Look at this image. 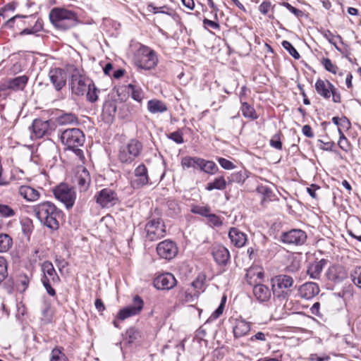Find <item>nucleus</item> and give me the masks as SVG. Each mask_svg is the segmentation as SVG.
Here are the masks:
<instances>
[{
  "mask_svg": "<svg viewBox=\"0 0 361 361\" xmlns=\"http://www.w3.org/2000/svg\"><path fill=\"white\" fill-rule=\"evenodd\" d=\"M33 212L39 221L51 230L59 228V221L63 219V212L49 201L34 205Z\"/></svg>",
  "mask_w": 361,
  "mask_h": 361,
  "instance_id": "obj_1",
  "label": "nucleus"
},
{
  "mask_svg": "<svg viewBox=\"0 0 361 361\" xmlns=\"http://www.w3.org/2000/svg\"><path fill=\"white\" fill-rule=\"evenodd\" d=\"M49 19L59 30H66L74 27L78 22L75 12L63 8H54L49 13Z\"/></svg>",
  "mask_w": 361,
  "mask_h": 361,
  "instance_id": "obj_2",
  "label": "nucleus"
},
{
  "mask_svg": "<svg viewBox=\"0 0 361 361\" xmlns=\"http://www.w3.org/2000/svg\"><path fill=\"white\" fill-rule=\"evenodd\" d=\"M61 140L67 146V149L73 150L80 160L85 159L82 150L78 148L85 142V135L79 128H68L63 130L61 135Z\"/></svg>",
  "mask_w": 361,
  "mask_h": 361,
  "instance_id": "obj_3",
  "label": "nucleus"
},
{
  "mask_svg": "<svg viewBox=\"0 0 361 361\" xmlns=\"http://www.w3.org/2000/svg\"><path fill=\"white\" fill-rule=\"evenodd\" d=\"M158 57L156 51L146 45H140L135 56V66L139 72L142 70L150 71L154 69L158 63Z\"/></svg>",
  "mask_w": 361,
  "mask_h": 361,
  "instance_id": "obj_4",
  "label": "nucleus"
},
{
  "mask_svg": "<svg viewBox=\"0 0 361 361\" xmlns=\"http://www.w3.org/2000/svg\"><path fill=\"white\" fill-rule=\"evenodd\" d=\"M272 293L277 299L286 300L289 296V288L294 285L292 276L287 274H279L270 280Z\"/></svg>",
  "mask_w": 361,
  "mask_h": 361,
  "instance_id": "obj_5",
  "label": "nucleus"
},
{
  "mask_svg": "<svg viewBox=\"0 0 361 361\" xmlns=\"http://www.w3.org/2000/svg\"><path fill=\"white\" fill-rule=\"evenodd\" d=\"M88 78L81 71L73 68L71 71L69 86L73 94L82 96L86 93L87 100L90 102V83H87Z\"/></svg>",
  "mask_w": 361,
  "mask_h": 361,
  "instance_id": "obj_6",
  "label": "nucleus"
},
{
  "mask_svg": "<svg viewBox=\"0 0 361 361\" xmlns=\"http://www.w3.org/2000/svg\"><path fill=\"white\" fill-rule=\"evenodd\" d=\"M143 145L137 139H131L126 145L121 146L118 152V160L125 164H130L138 157L142 151Z\"/></svg>",
  "mask_w": 361,
  "mask_h": 361,
  "instance_id": "obj_7",
  "label": "nucleus"
},
{
  "mask_svg": "<svg viewBox=\"0 0 361 361\" xmlns=\"http://www.w3.org/2000/svg\"><path fill=\"white\" fill-rule=\"evenodd\" d=\"M181 166L183 169L193 168L210 175L215 174L219 170L217 165L213 161L197 157H183L181 160Z\"/></svg>",
  "mask_w": 361,
  "mask_h": 361,
  "instance_id": "obj_8",
  "label": "nucleus"
},
{
  "mask_svg": "<svg viewBox=\"0 0 361 361\" xmlns=\"http://www.w3.org/2000/svg\"><path fill=\"white\" fill-rule=\"evenodd\" d=\"M146 238L150 241L157 240L166 234V225L161 218H153L145 225Z\"/></svg>",
  "mask_w": 361,
  "mask_h": 361,
  "instance_id": "obj_9",
  "label": "nucleus"
},
{
  "mask_svg": "<svg viewBox=\"0 0 361 361\" xmlns=\"http://www.w3.org/2000/svg\"><path fill=\"white\" fill-rule=\"evenodd\" d=\"M54 197L64 204L67 209H71L75 204L76 194L73 188L66 183L56 186L54 190Z\"/></svg>",
  "mask_w": 361,
  "mask_h": 361,
  "instance_id": "obj_10",
  "label": "nucleus"
},
{
  "mask_svg": "<svg viewBox=\"0 0 361 361\" xmlns=\"http://www.w3.org/2000/svg\"><path fill=\"white\" fill-rule=\"evenodd\" d=\"M307 238V235L305 231L299 228H293L282 232L279 240L286 245L300 246L305 243Z\"/></svg>",
  "mask_w": 361,
  "mask_h": 361,
  "instance_id": "obj_11",
  "label": "nucleus"
},
{
  "mask_svg": "<svg viewBox=\"0 0 361 361\" xmlns=\"http://www.w3.org/2000/svg\"><path fill=\"white\" fill-rule=\"evenodd\" d=\"M157 255L166 260H171L178 254V248L176 243L170 239L164 240L157 245Z\"/></svg>",
  "mask_w": 361,
  "mask_h": 361,
  "instance_id": "obj_12",
  "label": "nucleus"
},
{
  "mask_svg": "<svg viewBox=\"0 0 361 361\" xmlns=\"http://www.w3.org/2000/svg\"><path fill=\"white\" fill-rule=\"evenodd\" d=\"M94 199L96 202L102 207L109 208L116 205L118 202L117 193L110 188L101 190L94 196Z\"/></svg>",
  "mask_w": 361,
  "mask_h": 361,
  "instance_id": "obj_13",
  "label": "nucleus"
},
{
  "mask_svg": "<svg viewBox=\"0 0 361 361\" xmlns=\"http://www.w3.org/2000/svg\"><path fill=\"white\" fill-rule=\"evenodd\" d=\"M143 306V300L137 295L133 298V305L124 307L118 311L117 318L120 320H124L130 317L137 315L142 311Z\"/></svg>",
  "mask_w": 361,
  "mask_h": 361,
  "instance_id": "obj_14",
  "label": "nucleus"
},
{
  "mask_svg": "<svg viewBox=\"0 0 361 361\" xmlns=\"http://www.w3.org/2000/svg\"><path fill=\"white\" fill-rule=\"evenodd\" d=\"M149 177L148 170L144 164H139L134 170V178L130 180V185L133 189H140L147 185Z\"/></svg>",
  "mask_w": 361,
  "mask_h": 361,
  "instance_id": "obj_15",
  "label": "nucleus"
},
{
  "mask_svg": "<svg viewBox=\"0 0 361 361\" xmlns=\"http://www.w3.org/2000/svg\"><path fill=\"white\" fill-rule=\"evenodd\" d=\"M153 284L158 290H169L176 286L177 281L171 273L166 272L157 276L154 279Z\"/></svg>",
  "mask_w": 361,
  "mask_h": 361,
  "instance_id": "obj_16",
  "label": "nucleus"
},
{
  "mask_svg": "<svg viewBox=\"0 0 361 361\" xmlns=\"http://www.w3.org/2000/svg\"><path fill=\"white\" fill-rule=\"evenodd\" d=\"M28 80V77L25 75L8 79L0 84V90H5L6 92L8 90L22 91L27 85Z\"/></svg>",
  "mask_w": 361,
  "mask_h": 361,
  "instance_id": "obj_17",
  "label": "nucleus"
},
{
  "mask_svg": "<svg viewBox=\"0 0 361 361\" xmlns=\"http://www.w3.org/2000/svg\"><path fill=\"white\" fill-rule=\"evenodd\" d=\"M49 80L56 91H60L66 85L68 75L60 68H52L49 72Z\"/></svg>",
  "mask_w": 361,
  "mask_h": 361,
  "instance_id": "obj_18",
  "label": "nucleus"
},
{
  "mask_svg": "<svg viewBox=\"0 0 361 361\" xmlns=\"http://www.w3.org/2000/svg\"><path fill=\"white\" fill-rule=\"evenodd\" d=\"M75 182L80 192L86 191L90 184V173L83 166H78L75 176Z\"/></svg>",
  "mask_w": 361,
  "mask_h": 361,
  "instance_id": "obj_19",
  "label": "nucleus"
},
{
  "mask_svg": "<svg viewBox=\"0 0 361 361\" xmlns=\"http://www.w3.org/2000/svg\"><path fill=\"white\" fill-rule=\"evenodd\" d=\"M212 255L214 261L219 265L225 266L230 259V252L228 250L221 245H214L212 248Z\"/></svg>",
  "mask_w": 361,
  "mask_h": 361,
  "instance_id": "obj_20",
  "label": "nucleus"
},
{
  "mask_svg": "<svg viewBox=\"0 0 361 361\" xmlns=\"http://www.w3.org/2000/svg\"><path fill=\"white\" fill-rule=\"evenodd\" d=\"M124 88V91L127 92L128 95L130 96L133 100L142 104V100L145 97V92L142 89L138 86L129 83L127 85L123 86L118 89L117 93L118 96H121L120 90Z\"/></svg>",
  "mask_w": 361,
  "mask_h": 361,
  "instance_id": "obj_21",
  "label": "nucleus"
},
{
  "mask_svg": "<svg viewBox=\"0 0 361 361\" xmlns=\"http://www.w3.org/2000/svg\"><path fill=\"white\" fill-rule=\"evenodd\" d=\"M30 128H32V138H41L48 132L49 128V121H43L40 118H36L33 121Z\"/></svg>",
  "mask_w": 361,
  "mask_h": 361,
  "instance_id": "obj_22",
  "label": "nucleus"
},
{
  "mask_svg": "<svg viewBox=\"0 0 361 361\" xmlns=\"http://www.w3.org/2000/svg\"><path fill=\"white\" fill-rule=\"evenodd\" d=\"M228 238L231 243L236 247H243L247 241V235L235 227H231L229 229Z\"/></svg>",
  "mask_w": 361,
  "mask_h": 361,
  "instance_id": "obj_23",
  "label": "nucleus"
},
{
  "mask_svg": "<svg viewBox=\"0 0 361 361\" xmlns=\"http://www.w3.org/2000/svg\"><path fill=\"white\" fill-rule=\"evenodd\" d=\"M298 291L301 298L310 300L319 294V287L317 283L307 282L300 286Z\"/></svg>",
  "mask_w": 361,
  "mask_h": 361,
  "instance_id": "obj_24",
  "label": "nucleus"
},
{
  "mask_svg": "<svg viewBox=\"0 0 361 361\" xmlns=\"http://www.w3.org/2000/svg\"><path fill=\"white\" fill-rule=\"evenodd\" d=\"M326 275L329 280L336 283L342 282L348 277V273L342 266H334L329 268Z\"/></svg>",
  "mask_w": 361,
  "mask_h": 361,
  "instance_id": "obj_25",
  "label": "nucleus"
},
{
  "mask_svg": "<svg viewBox=\"0 0 361 361\" xmlns=\"http://www.w3.org/2000/svg\"><path fill=\"white\" fill-rule=\"evenodd\" d=\"M252 291L257 300L262 303L269 300L272 290L267 286L258 283L254 286Z\"/></svg>",
  "mask_w": 361,
  "mask_h": 361,
  "instance_id": "obj_26",
  "label": "nucleus"
},
{
  "mask_svg": "<svg viewBox=\"0 0 361 361\" xmlns=\"http://www.w3.org/2000/svg\"><path fill=\"white\" fill-rule=\"evenodd\" d=\"M42 271L44 274L42 279H49L51 281L53 284L57 283L59 281V277L56 271L49 261H45L42 264Z\"/></svg>",
  "mask_w": 361,
  "mask_h": 361,
  "instance_id": "obj_27",
  "label": "nucleus"
},
{
  "mask_svg": "<svg viewBox=\"0 0 361 361\" xmlns=\"http://www.w3.org/2000/svg\"><path fill=\"white\" fill-rule=\"evenodd\" d=\"M250 323L240 318L235 320V324L233 326V332L235 338H241L247 334L250 331Z\"/></svg>",
  "mask_w": 361,
  "mask_h": 361,
  "instance_id": "obj_28",
  "label": "nucleus"
},
{
  "mask_svg": "<svg viewBox=\"0 0 361 361\" xmlns=\"http://www.w3.org/2000/svg\"><path fill=\"white\" fill-rule=\"evenodd\" d=\"M18 192L25 200L29 202L37 201L40 197L39 191L29 185L20 186Z\"/></svg>",
  "mask_w": 361,
  "mask_h": 361,
  "instance_id": "obj_29",
  "label": "nucleus"
},
{
  "mask_svg": "<svg viewBox=\"0 0 361 361\" xmlns=\"http://www.w3.org/2000/svg\"><path fill=\"white\" fill-rule=\"evenodd\" d=\"M327 259H322L311 264L307 269V274L311 279H317L319 278L321 272L324 266L327 264Z\"/></svg>",
  "mask_w": 361,
  "mask_h": 361,
  "instance_id": "obj_30",
  "label": "nucleus"
},
{
  "mask_svg": "<svg viewBox=\"0 0 361 361\" xmlns=\"http://www.w3.org/2000/svg\"><path fill=\"white\" fill-rule=\"evenodd\" d=\"M330 84L332 83L329 80L317 79L314 85L317 93L326 99H329L331 91V88L329 87Z\"/></svg>",
  "mask_w": 361,
  "mask_h": 361,
  "instance_id": "obj_31",
  "label": "nucleus"
},
{
  "mask_svg": "<svg viewBox=\"0 0 361 361\" xmlns=\"http://www.w3.org/2000/svg\"><path fill=\"white\" fill-rule=\"evenodd\" d=\"M250 172L245 169L239 171L232 173L228 178V184L236 183L243 184L245 180L249 177Z\"/></svg>",
  "mask_w": 361,
  "mask_h": 361,
  "instance_id": "obj_32",
  "label": "nucleus"
},
{
  "mask_svg": "<svg viewBox=\"0 0 361 361\" xmlns=\"http://www.w3.org/2000/svg\"><path fill=\"white\" fill-rule=\"evenodd\" d=\"M228 183V180L225 179L223 176L216 177L214 180L209 182L205 187L207 191H212L213 190H224L226 189Z\"/></svg>",
  "mask_w": 361,
  "mask_h": 361,
  "instance_id": "obj_33",
  "label": "nucleus"
},
{
  "mask_svg": "<svg viewBox=\"0 0 361 361\" xmlns=\"http://www.w3.org/2000/svg\"><path fill=\"white\" fill-rule=\"evenodd\" d=\"M147 109L152 114L164 113L167 111V106L161 100L151 99L147 102Z\"/></svg>",
  "mask_w": 361,
  "mask_h": 361,
  "instance_id": "obj_34",
  "label": "nucleus"
},
{
  "mask_svg": "<svg viewBox=\"0 0 361 361\" xmlns=\"http://www.w3.org/2000/svg\"><path fill=\"white\" fill-rule=\"evenodd\" d=\"M241 111L243 116L245 118L252 120H256L258 118L255 109L246 102L242 103Z\"/></svg>",
  "mask_w": 361,
  "mask_h": 361,
  "instance_id": "obj_35",
  "label": "nucleus"
},
{
  "mask_svg": "<svg viewBox=\"0 0 361 361\" xmlns=\"http://www.w3.org/2000/svg\"><path fill=\"white\" fill-rule=\"evenodd\" d=\"M59 125L72 124L77 121V117L72 113H63L56 118Z\"/></svg>",
  "mask_w": 361,
  "mask_h": 361,
  "instance_id": "obj_36",
  "label": "nucleus"
},
{
  "mask_svg": "<svg viewBox=\"0 0 361 361\" xmlns=\"http://www.w3.org/2000/svg\"><path fill=\"white\" fill-rule=\"evenodd\" d=\"M13 245L12 238L6 233L0 234V252H7Z\"/></svg>",
  "mask_w": 361,
  "mask_h": 361,
  "instance_id": "obj_37",
  "label": "nucleus"
},
{
  "mask_svg": "<svg viewBox=\"0 0 361 361\" xmlns=\"http://www.w3.org/2000/svg\"><path fill=\"white\" fill-rule=\"evenodd\" d=\"M140 336V331L133 327L128 329L126 333V340L129 344H133L137 342Z\"/></svg>",
  "mask_w": 361,
  "mask_h": 361,
  "instance_id": "obj_38",
  "label": "nucleus"
},
{
  "mask_svg": "<svg viewBox=\"0 0 361 361\" xmlns=\"http://www.w3.org/2000/svg\"><path fill=\"white\" fill-rule=\"evenodd\" d=\"M43 29V24L41 20H37L35 21V25L32 27H26L23 29L20 35H35Z\"/></svg>",
  "mask_w": 361,
  "mask_h": 361,
  "instance_id": "obj_39",
  "label": "nucleus"
},
{
  "mask_svg": "<svg viewBox=\"0 0 361 361\" xmlns=\"http://www.w3.org/2000/svg\"><path fill=\"white\" fill-rule=\"evenodd\" d=\"M256 191L258 194L262 195L263 196L262 202H264L267 199L270 200L273 195V192L271 189L267 185H258L256 188Z\"/></svg>",
  "mask_w": 361,
  "mask_h": 361,
  "instance_id": "obj_40",
  "label": "nucleus"
},
{
  "mask_svg": "<svg viewBox=\"0 0 361 361\" xmlns=\"http://www.w3.org/2000/svg\"><path fill=\"white\" fill-rule=\"evenodd\" d=\"M211 209L209 206L192 205L190 212L192 214H198L204 217H207L210 214Z\"/></svg>",
  "mask_w": 361,
  "mask_h": 361,
  "instance_id": "obj_41",
  "label": "nucleus"
},
{
  "mask_svg": "<svg viewBox=\"0 0 361 361\" xmlns=\"http://www.w3.org/2000/svg\"><path fill=\"white\" fill-rule=\"evenodd\" d=\"M16 214V211L8 204L0 203V216L2 218L13 217Z\"/></svg>",
  "mask_w": 361,
  "mask_h": 361,
  "instance_id": "obj_42",
  "label": "nucleus"
},
{
  "mask_svg": "<svg viewBox=\"0 0 361 361\" xmlns=\"http://www.w3.org/2000/svg\"><path fill=\"white\" fill-rule=\"evenodd\" d=\"M281 45L293 58L295 59H299L300 58V54L290 42L283 40L281 42Z\"/></svg>",
  "mask_w": 361,
  "mask_h": 361,
  "instance_id": "obj_43",
  "label": "nucleus"
},
{
  "mask_svg": "<svg viewBox=\"0 0 361 361\" xmlns=\"http://www.w3.org/2000/svg\"><path fill=\"white\" fill-rule=\"evenodd\" d=\"M8 262L4 257L0 256V284L8 277Z\"/></svg>",
  "mask_w": 361,
  "mask_h": 361,
  "instance_id": "obj_44",
  "label": "nucleus"
},
{
  "mask_svg": "<svg viewBox=\"0 0 361 361\" xmlns=\"http://www.w3.org/2000/svg\"><path fill=\"white\" fill-rule=\"evenodd\" d=\"M321 62L326 71L331 73L333 74L337 73L338 68L332 63L330 59L323 58Z\"/></svg>",
  "mask_w": 361,
  "mask_h": 361,
  "instance_id": "obj_45",
  "label": "nucleus"
},
{
  "mask_svg": "<svg viewBox=\"0 0 361 361\" xmlns=\"http://www.w3.org/2000/svg\"><path fill=\"white\" fill-rule=\"evenodd\" d=\"M338 133L339 134V140L338 145L341 149L347 151L350 143L341 128H338Z\"/></svg>",
  "mask_w": 361,
  "mask_h": 361,
  "instance_id": "obj_46",
  "label": "nucleus"
},
{
  "mask_svg": "<svg viewBox=\"0 0 361 361\" xmlns=\"http://www.w3.org/2000/svg\"><path fill=\"white\" fill-rule=\"evenodd\" d=\"M279 4L286 9H288L291 13L295 15L297 18H301L304 16V12L295 7L293 6L290 4L286 1L279 3Z\"/></svg>",
  "mask_w": 361,
  "mask_h": 361,
  "instance_id": "obj_47",
  "label": "nucleus"
},
{
  "mask_svg": "<svg viewBox=\"0 0 361 361\" xmlns=\"http://www.w3.org/2000/svg\"><path fill=\"white\" fill-rule=\"evenodd\" d=\"M350 277L353 283L361 288V267H356L350 274Z\"/></svg>",
  "mask_w": 361,
  "mask_h": 361,
  "instance_id": "obj_48",
  "label": "nucleus"
},
{
  "mask_svg": "<svg viewBox=\"0 0 361 361\" xmlns=\"http://www.w3.org/2000/svg\"><path fill=\"white\" fill-rule=\"evenodd\" d=\"M167 137L176 144H183L184 142L183 135L179 130L168 134Z\"/></svg>",
  "mask_w": 361,
  "mask_h": 361,
  "instance_id": "obj_49",
  "label": "nucleus"
},
{
  "mask_svg": "<svg viewBox=\"0 0 361 361\" xmlns=\"http://www.w3.org/2000/svg\"><path fill=\"white\" fill-rule=\"evenodd\" d=\"M51 361H67V357L61 350L54 348L51 351Z\"/></svg>",
  "mask_w": 361,
  "mask_h": 361,
  "instance_id": "obj_50",
  "label": "nucleus"
},
{
  "mask_svg": "<svg viewBox=\"0 0 361 361\" xmlns=\"http://www.w3.org/2000/svg\"><path fill=\"white\" fill-rule=\"evenodd\" d=\"M217 161L219 164V165L226 170H231L235 168V165L230 160L224 158V157H219L217 159Z\"/></svg>",
  "mask_w": 361,
  "mask_h": 361,
  "instance_id": "obj_51",
  "label": "nucleus"
},
{
  "mask_svg": "<svg viewBox=\"0 0 361 361\" xmlns=\"http://www.w3.org/2000/svg\"><path fill=\"white\" fill-rule=\"evenodd\" d=\"M207 218L208 219L209 224L211 226L219 227L223 224L221 218L215 214L210 213Z\"/></svg>",
  "mask_w": 361,
  "mask_h": 361,
  "instance_id": "obj_52",
  "label": "nucleus"
},
{
  "mask_svg": "<svg viewBox=\"0 0 361 361\" xmlns=\"http://www.w3.org/2000/svg\"><path fill=\"white\" fill-rule=\"evenodd\" d=\"M30 17H32V16H23V15H16L11 18H10L8 20H6L4 25V27H7V28H13L14 24L17 19H18V18L25 19V18H30Z\"/></svg>",
  "mask_w": 361,
  "mask_h": 361,
  "instance_id": "obj_53",
  "label": "nucleus"
},
{
  "mask_svg": "<svg viewBox=\"0 0 361 361\" xmlns=\"http://www.w3.org/2000/svg\"><path fill=\"white\" fill-rule=\"evenodd\" d=\"M97 71L99 70V69H102L103 71V73L104 75H109V76H111V72L113 70V64L110 62H108V63H106L104 64V66H103L102 65V61H99L98 62L97 65Z\"/></svg>",
  "mask_w": 361,
  "mask_h": 361,
  "instance_id": "obj_54",
  "label": "nucleus"
},
{
  "mask_svg": "<svg viewBox=\"0 0 361 361\" xmlns=\"http://www.w3.org/2000/svg\"><path fill=\"white\" fill-rule=\"evenodd\" d=\"M269 143L272 147L279 150L282 149L283 144L282 142L281 141L279 134H275L270 140Z\"/></svg>",
  "mask_w": 361,
  "mask_h": 361,
  "instance_id": "obj_55",
  "label": "nucleus"
},
{
  "mask_svg": "<svg viewBox=\"0 0 361 361\" xmlns=\"http://www.w3.org/2000/svg\"><path fill=\"white\" fill-rule=\"evenodd\" d=\"M202 23H203V25L205 28H207L208 27H209L214 30H219L220 28V25L218 23V19L216 20H212L204 18L203 19Z\"/></svg>",
  "mask_w": 361,
  "mask_h": 361,
  "instance_id": "obj_56",
  "label": "nucleus"
},
{
  "mask_svg": "<svg viewBox=\"0 0 361 361\" xmlns=\"http://www.w3.org/2000/svg\"><path fill=\"white\" fill-rule=\"evenodd\" d=\"M224 310V305H219L218 307L212 312L209 318L207 319V322H210L213 320H216L222 314Z\"/></svg>",
  "mask_w": 361,
  "mask_h": 361,
  "instance_id": "obj_57",
  "label": "nucleus"
},
{
  "mask_svg": "<svg viewBox=\"0 0 361 361\" xmlns=\"http://www.w3.org/2000/svg\"><path fill=\"white\" fill-rule=\"evenodd\" d=\"M42 314L44 319L46 322H50L51 319V305L49 303H45L44 307L42 311Z\"/></svg>",
  "mask_w": 361,
  "mask_h": 361,
  "instance_id": "obj_58",
  "label": "nucleus"
},
{
  "mask_svg": "<svg viewBox=\"0 0 361 361\" xmlns=\"http://www.w3.org/2000/svg\"><path fill=\"white\" fill-rule=\"evenodd\" d=\"M331 88V96H332V100L335 103H340L341 100V94L338 92L337 89L333 84L329 85Z\"/></svg>",
  "mask_w": 361,
  "mask_h": 361,
  "instance_id": "obj_59",
  "label": "nucleus"
},
{
  "mask_svg": "<svg viewBox=\"0 0 361 361\" xmlns=\"http://www.w3.org/2000/svg\"><path fill=\"white\" fill-rule=\"evenodd\" d=\"M42 282L47 293L51 296H54L56 295V291L51 286V283H53L52 281H49V279H42Z\"/></svg>",
  "mask_w": 361,
  "mask_h": 361,
  "instance_id": "obj_60",
  "label": "nucleus"
},
{
  "mask_svg": "<svg viewBox=\"0 0 361 361\" xmlns=\"http://www.w3.org/2000/svg\"><path fill=\"white\" fill-rule=\"evenodd\" d=\"M18 4L15 1L10 2L0 8V12H14L17 8Z\"/></svg>",
  "mask_w": 361,
  "mask_h": 361,
  "instance_id": "obj_61",
  "label": "nucleus"
},
{
  "mask_svg": "<svg viewBox=\"0 0 361 361\" xmlns=\"http://www.w3.org/2000/svg\"><path fill=\"white\" fill-rule=\"evenodd\" d=\"M318 142L322 144V145L319 147L321 149L329 152L334 151L333 148L335 147V143L333 141L324 142L322 140H319Z\"/></svg>",
  "mask_w": 361,
  "mask_h": 361,
  "instance_id": "obj_62",
  "label": "nucleus"
},
{
  "mask_svg": "<svg viewBox=\"0 0 361 361\" xmlns=\"http://www.w3.org/2000/svg\"><path fill=\"white\" fill-rule=\"evenodd\" d=\"M30 279L26 274L19 276V285L23 286V291H25L29 286Z\"/></svg>",
  "mask_w": 361,
  "mask_h": 361,
  "instance_id": "obj_63",
  "label": "nucleus"
},
{
  "mask_svg": "<svg viewBox=\"0 0 361 361\" xmlns=\"http://www.w3.org/2000/svg\"><path fill=\"white\" fill-rule=\"evenodd\" d=\"M271 4L269 1H263L259 6V12L263 15H267Z\"/></svg>",
  "mask_w": 361,
  "mask_h": 361,
  "instance_id": "obj_64",
  "label": "nucleus"
}]
</instances>
